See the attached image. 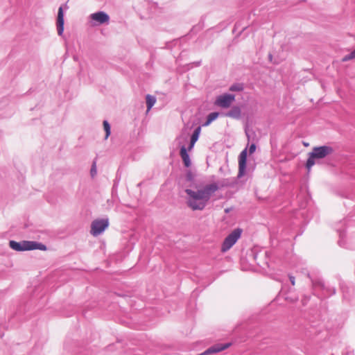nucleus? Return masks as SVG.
<instances>
[{
  "mask_svg": "<svg viewBox=\"0 0 355 355\" xmlns=\"http://www.w3.org/2000/svg\"><path fill=\"white\" fill-rule=\"evenodd\" d=\"M255 149H256V146L254 144H252L249 148L250 153L252 154L255 151Z\"/></svg>",
  "mask_w": 355,
  "mask_h": 355,
  "instance_id": "nucleus-20",
  "label": "nucleus"
},
{
  "mask_svg": "<svg viewBox=\"0 0 355 355\" xmlns=\"http://www.w3.org/2000/svg\"><path fill=\"white\" fill-rule=\"evenodd\" d=\"M289 279H290V281H291V283L293 286H295V277L292 276V275H289Z\"/></svg>",
  "mask_w": 355,
  "mask_h": 355,
  "instance_id": "nucleus-21",
  "label": "nucleus"
},
{
  "mask_svg": "<svg viewBox=\"0 0 355 355\" xmlns=\"http://www.w3.org/2000/svg\"><path fill=\"white\" fill-rule=\"evenodd\" d=\"M231 91H241L242 90V87L239 85H232L230 87Z\"/></svg>",
  "mask_w": 355,
  "mask_h": 355,
  "instance_id": "nucleus-19",
  "label": "nucleus"
},
{
  "mask_svg": "<svg viewBox=\"0 0 355 355\" xmlns=\"http://www.w3.org/2000/svg\"><path fill=\"white\" fill-rule=\"evenodd\" d=\"M103 125L105 132V139H107L110 135V125L107 121H104Z\"/></svg>",
  "mask_w": 355,
  "mask_h": 355,
  "instance_id": "nucleus-16",
  "label": "nucleus"
},
{
  "mask_svg": "<svg viewBox=\"0 0 355 355\" xmlns=\"http://www.w3.org/2000/svg\"><path fill=\"white\" fill-rule=\"evenodd\" d=\"M354 58H355V49L353 51H352L351 53H349V55H345L343 58V61L346 62Z\"/></svg>",
  "mask_w": 355,
  "mask_h": 355,
  "instance_id": "nucleus-17",
  "label": "nucleus"
},
{
  "mask_svg": "<svg viewBox=\"0 0 355 355\" xmlns=\"http://www.w3.org/2000/svg\"><path fill=\"white\" fill-rule=\"evenodd\" d=\"M96 173V162H94L91 168V175L94 176Z\"/></svg>",
  "mask_w": 355,
  "mask_h": 355,
  "instance_id": "nucleus-18",
  "label": "nucleus"
},
{
  "mask_svg": "<svg viewBox=\"0 0 355 355\" xmlns=\"http://www.w3.org/2000/svg\"><path fill=\"white\" fill-rule=\"evenodd\" d=\"M235 100V96L230 94H225L218 96L214 104L222 108H228Z\"/></svg>",
  "mask_w": 355,
  "mask_h": 355,
  "instance_id": "nucleus-6",
  "label": "nucleus"
},
{
  "mask_svg": "<svg viewBox=\"0 0 355 355\" xmlns=\"http://www.w3.org/2000/svg\"><path fill=\"white\" fill-rule=\"evenodd\" d=\"M218 189L215 184H211L196 191L187 189L185 192L188 195L187 205L192 210H202L211 195Z\"/></svg>",
  "mask_w": 355,
  "mask_h": 355,
  "instance_id": "nucleus-1",
  "label": "nucleus"
},
{
  "mask_svg": "<svg viewBox=\"0 0 355 355\" xmlns=\"http://www.w3.org/2000/svg\"><path fill=\"white\" fill-rule=\"evenodd\" d=\"M201 128L198 127L193 132L190 141V145L188 148V150H191L194 146L195 143L198 141L199 135L200 134Z\"/></svg>",
  "mask_w": 355,
  "mask_h": 355,
  "instance_id": "nucleus-12",
  "label": "nucleus"
},
{
  "mask_svg": "<svg viewBox=\"0 0 355 355\" xmlns=\"http://www.w3.org/2000/svg\"><path fill=\"white\" fill-rule=\"evenodd\" d=\"M242 232L241 229L236 228L227 235L222 243L220 251L222 252L228 251L240 239Z\"/></svg>",
  "mask_w": 355,
  "mask_h": 355,
  "instance_id": "nucleus-4",
  "label": "nucleus"
},
{
  "mask_svg": "<svg viewBox=\"0 0 355 355\" xmlns=\"http://www.w3.org/2000/svg\"><path fill=\"white\" fill-rule=\"evenodd\" d=\"M219 114L218 112H211L210 113L207 119V121L205 123V125H209L213 121L216 119L218 116Z\"/></svg>",
  "mask_w": 355,
  "mask_h": 355,
  "instance_id": "nucleus-15",
  "label": "nucleus"
},
{
  "mask_svg": "<svg viewBox=\"0 0 355 355\" xmlns=\"http://www.w3.org/2000/svg\"><path fill=\"white\" fill-rule=\"evenodd\" d=\"M303 144H304V146H309V144H308V143H305V142H304Z\"/></svg>",
  "mask_w": 355,
  "mask_h": 355,
  "instance_id": "nucleus-22",
  "label": "nucleus"
},
{
  "mask_svg": "<svg viewBox=\"0 0 355 355\" xmlns=\"http://www.w3.org/2000/svg\"><path fill=\"white\" fill-rule=\"evenodd\" d=\"M10 247L17 251L31 250H46V247L42 243H39L34 241H24L22 242H16L10 241L9 243Z\"/></svg>",
  "mask_w": 355,
  "mask_h": 355,
  "instance_id": "nucleus-3",
  "label": "nucleus"
},
{
  "mask_svg": "<svg viewBox=\"0 0 355 355\" xmlns=\"http://www.w3.org/2000/svg\"><path fill=\"white\" fill-rule=\"evenodd\" d=\"M109 225V220L107 218L94 220L91 225V234L96 236L101 234Z\"/></svg>",
  "mask_w": 355,
  "mask_h": 355,
  "instance_id": "nucleus-5",
  "label": "nucleus"
},
{
  "mask_svg": "<svg viewBox=\"0 0 355 355\" xmlns=\"http://www.w3.org/2000/svg\"><path fill=\"white\" fill-rule=\"evenodd\" d=\"M227 116L239 119L241 116V109L239 107H234L226 114Z\"/></svg>",
  "mask_w": 355,
  "mask_h": 355,
  "instance_id": "nucleus-13",
  "label": "nucleus"
},
{
  "mask_svg": "<svg viewBox=\"0 0 355 355\" xmlns=\"http://www.w3.org/2000/svg\"><path fill=\"white\" fill-rule=\"evenodd\" d=\"M334 152L333 147L329 145L315 146L311 152L308 154V159L306 163V168L309 171L312 166L320 159H323L331 155Z\"/></svg>",
  "mask_w": 355,
  "mask_h": 355,
  "instance_id": "nucleus-2",
  "label": "nucleus"
},
{
  "mask_svg": "<svg viewBox=\"0 0 355 355\" xmlns=\"http://www.w3.org/2000/svg\"><path fill=\"white\" fill-rule=\"evenodd\" d=\"M246 160H247V150H243L240 155L239 159V175L242 176L244 173L245 166H246Z\"/></svg>",
  "mask_w": 355,
  "mask_h": 355,
  "instance_id": "nucleus-9",
  "label": "nucleus"
},
{
  "mask_svg": "<svg viewBox=\"0 0 355 355\" xmlns=\"http://www.w3.org/2000/svg\"><path fill=\"white\" fill-rule=\"evenodd\" d=\"M180 154L182 159L184 166L186 167H189L191 166V160L189 158V155L187 152V149L184 146H182L181 148Z\"/></svg>",
  "mask_w": 355,
  "mask_h": 355,
  "instance_id": "nucleus-11",
  "label": "nucleus"
},
{
  "mask_svg": "<svg viewBox=\"0 0 355 355\" xmlns=\"http://www.w3.org/2000/svg\"><path fill=\"white\" fill-rule=\"evenodd\" d=\"M146 105H147V112H149L152 107L155 105L156 102V99L154 96L148 94L146 97Z\"/></svg>",
  "mask_w": 355,
  "mask_h": 355,
  "instance_id": "nucleus-14",
  "label": "nucleus"
},
{
  "mask_svg": "<svg viewBox=\"0 0 355 355\" xmlns=\"http://www.w3.org/2000/svg\"><path fill=\"white\" fill-rule=\"evenodd\" d=\"M90 18L100 24L107 23L110 19L109 15L102 11L92 14Z\"/></svg>",
  "mask_w": 355,
  "mask_h": 355,
  "instance_id": "nucleus-8",
  "label": "nucleus"
},
{
  "mask_svg": "<svg viewBox=\"0 0 355 355\" xmlns=\"http://www.w3.org/2000/svg\"><path fill=\"white\" fill-rule=\"evenodd\" d=\"M230 344H218L213 345L206 349L205 352H202L199 355H209L212 354L218 353L220 352H222L226 349H227L230 347Z\"/></svg>",
  "mask_w": 355,
  "mask_h": 355,
  "instance_id": "nucleus-7",
  "label": "nucleus"
},
{
  "mask_svg": "<svg viewBox=\"0 0 355 355\" xmlns=\"http://www.w3.org/2000/svg\"><path fill=\"white\" fill-rule=\"evenodd\" d=\"M58 34L61 35L64 31V14L62 7H60L58 12L57 18Z\"/></svg>",
  "mask_w": 355,
  "mask_h": 355,
  "instance_id": "nucleus-10",
  "label": "nucleus"
}]
</instances>
